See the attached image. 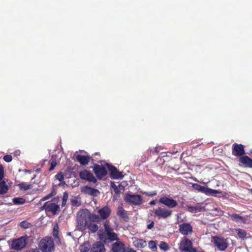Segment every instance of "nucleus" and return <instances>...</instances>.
<instances>
[{
    "mask_svg": "<svg viewBox=\"0 0 252 252\" xmlns=\"http://www.w3.org/2000/svg\"><path fill=\"white\" fill-rule=\"evenodd\" d=\"M98 216L91 214L87 209H83L78 213L77 218V227L78 229L83 230L85 229L90 221L97 222L99 221Z\"/></svg>",
    "mask_w": 252,
    "mask_h": 252,
    "instance_id": "f257e3e1",
    "label": "nucleus"
},
{
    "mask_svg": "<svg viewBox=\"0 0 252 252\" xmlns=\"http://www.w3.org/2000/svg\"><path fill=\"white\" fill-rule=\"evenodd\" d=\"M109 222L106 220L104 223L105 231L99 230L98 235L100 240L106 242L109 240L111 241L119 240L118 235L113 231V229L109 225Z\"/></svg>",
    "mask_w": 252,
    "mask_h": 252,
    "instance_id": "f03ea898",
    "label": "nucleus"
},
{
    "mask_svg": "<svg viewBox=\"0 0 252 252\" xmlns=\"http://www.w3.org/2000/svg\"><path fill=\"white\" fill-rule=\"evenodd\" d=\"M109 222L106 220L104 223L105 231L99 230L98 235L100 240L106 242L109 240L111 241L119 240L118 235L113 231V229L109 225Z\"/></svg>",
    "mask_w": 252,
    "mask_h": 252,
    "instance_id": "7ed1b4c3",
    "label": "nucleus"
},
{
    "mask_svg": "<svg viewBox=\"0 0 252 252\" xmlns=\"http://www.w3.org/2000/svg\"><path fill=\"white\" fill-rule=\"evenodd\" d=\"M38 246L42 252H52L55 250L54 243L51 237L42 239L40 241Z\"/></svg>",
    "mask_w": 252,
    "mask_h": 252,
    "instance_id": "20e7f679",
    "label": "nucleus"
},
{
    "mask_svg": "<svg viewBox=\"0 0 252 252\" xmlns=\"http://www.w3.org/2000/svg\"><path fill=\"white\" fill-rule=\"evenodd\" d=\"M192 187L194 189L207 195L216 196L217 194H219L220 193V192L217 190L208 188L204 186H202L198 184H193Z\"/></svg>",
    "mask_w": 252,
    "mask_h": 252,
    "instance_id": "39448f33",
    "label": "nucleus"
},
{
    "mask_svg": "<svg viewBox=\"0 0 252 252\" xmlns=\"http://www.w3.org/2000/svg\"><path fill=\"white\" fill-rule=\"evenodd\" d=\"M27 244V239L26 236H22L13 241L12 248L15 250L19 251L23 249Z\"/></svg>",
    "mask_w": 252,
    "mask_h": 252,
    "instance_id": "423d86ee",
    "label": "nucleus"
},
{
    "mask_svg": "<svg viewBox=\"0 0 252 252\" xmlns=\"http://www.w3.org/2000/svg\"><path fill=\"white\" fill-rule=\"evenodd\" d=\"M245 154V146L242 144L234 143L232 146V155L235 157L243 156Z\"/></svg>",
    "mask_w": 252,
    "mask_h": 252,
    "instance_id": "0eeeda50",
    "label": "nucleus"
},
{
    "mask_svg": "<svg viewBox=\"0 0 252 252\" xmlns=\"http://www.w3.org/2000/svg\"><path fill=\"white\" fill-rule=\"evenodd\" d=\"M124 199L126 202L131 203L134 205H140L142 203L141 196L138 194L126 193L124 197Z\"/></svg>",
    "mask_w": 252,
    "mask_h": 252,
    "instance_id": "6e6552de",
    "label": "nucleus"
},
{
    "mask_svg": "<svg viewBox=\"0 0 252 252\" xmlns=\"http://www.w3.org/2000/svg\"><path fill=\"white\" fill-rule=\"evenodd\" d=\"M179 249L182 252H196V249L192 247V242L187 239L181 242Z\"/></svg>",
    "mask_w": 252,
    "mask_h": 252,
    "instance_id": "1a4fd4ad",
    "label": "nucleus"
},
{
    "mask_svg": "<svg viewBox=\"0 0 252 252\" xmlns=\"http://www.w3.org/2000/svg\"><path fill=\"white\" fill-rule=\"evenodd\" d=\"M93 171L97 178L101 180L107 174L106 169L102 165L94 164L93 167Z\"/></svg>",
    "mask_w": 252,
    "mask_h": 252,
    "instance_id": "9d476101",
    "label": "nucleus"
},
{
    "mask_svg": "<svg viewBox=\"0 0 252 252\" xmlns=\"http://www.w3.org/2000/svg\"><path fill=\"white\" fill-rule=\"evenodd\" d=\"M79 177L84 180L89 182L95 183L97 180L94 175L90 171L85 169L81 170L79 173Z\"/></svg>",
    "mask_w": 252,
    "mask_h": 252,
    "instance_id": "9b49d317",
    "label": "nucleus"
},
{
    "mask_svg": "<svg viewBox=\"0 0 252 252\" xmlns=\"http://www.w3.org/2000/svg\"><path fill=\"white\" fill-rule=\"evenodd\" d=\"M108 170L110 172V177L113 179H122L124 176L122 173L119 172L116 167L111 164L106 163L105 164Z\"/></svg>",
    "mask_w": 252,
    "mask_h": 252,
    "instance_id": "f8f14e48",
    "label": "nucleus"
},
{
    "mask_svg": "<svg viewBox=\"0 0 252 252\" xmlns=\"http://www.w3.org/2000/svg\"><path fill=\"white\" fill-rule=\"evenodd\" d=\"M212 242L214 243L215 246L220 251H224L227 247V244L223 238L219 237H213Z\"/></svg>",
    "mask_w": 252,
    "mask_h": 252,
    "instance_id": "ddd939ff",
    "label": "nucleus"
},
{
    "mask_svg": "<svg viewBox=\"0 0 252 252\" xmlns=\"http://www.w3.org/2000/svg\"><path fill=\"white\" fill-rule=\"evenodd\" d=\"M180 232L184 235H188L192 231L191 225L188 223H183L180 224L179 227Z\"/></svg>",
    "mask_w": 252,
    "mask_h": 252,
    "instance_id": "4468645a",
    "label": "nucleus"
},
{
    "mask_svg": "<svg viewBox=\"0 0 252 252\" xmlns=\"http://www.w3.org/2000/svg\"><path fill=\"white\" fill-rule=\"evenodd\" d=\"M76 160L80 163L81 165H86L90 160V156L89 155H78L76 157Z\"/></svg>",
    "mask_w": 252,
    "mask_h": 252,
    "instance_id": "2eb2a0df",
    "label": "nucleus"
},
{
    "mask_svg": "<svg viewBox=\"0 0 252 252\" xmlns=\"http://www.w3.org/2000/svg\"><path fill=\"white\" fill-rule=\"evenodd\" d=\"M91 252H105V247L100 242H96L92 246Z\"/></svg>",
    "mask_w": 252,
    "mask_h": 252,
    "instance_id": "dca6fc26",
    "label": "nucleus"
},
{
    "mask_svg": "<svg viewBox=\"0 0 252 252\" xmlns=\"http://www.w3.org/2000/svg\"><path fill=\"white\" fill-rule=\"evenodd\" d=\"M239 162L245 167H252V159L248 156H243L239 158Z\"/></svg>",
    "mask_w": 252,
    "mask_h": 252,
    "instance_id": "f3484780",
    "label": "nucleus"
},
{
    "mask_svg": "<svg viewBox=\"0 0 252 252\" xmlns=\"http://www.w3.org/2000/svg\"><path fill=\"white\" fill-rule=\"evenodd\" d=\"M155 214L159 217L166 218L171 215V211L158 208L156 210Z\"/></svg>",
    "mask_w": 252,
    "mask_h": 252,
    "instance_id": "a211bd4d",
    "label": "nucleus"
},
{
    "mask_svg": "<svg viewBox=\"0 0 252 252\" xmlns=\"http://www.w3.org/2000/svg\"><path fill=\"white\" fill-rule=\"evenodd\" d=\"M112 250L113 252H125L124 245L120 242H116L112 245Z\"/></svg>",
    "mask_w": 252,
    "mask_h": 252,
    "instance_id": "6ab92c4d",
    "label": "nucleus"
},
{
    "mask_svg": "<svg viewBox=\"0 0 252 252\" xmlns=\"http://www.w3.org/2000/svg\"><path fill=\"white\" fill-rule=\"evenodd\" d=\"M98 213L102 219H106L110 216L111 210L107 206H105L98 211Z\"/></svg>",
    "mask_w": 252,
    "mask_h": 252,
    "instance_id": "aec40b11",
    "label": "nucleus"
},
{
    "mask_svg": "<svg viewBox=\"0 0 252 252\" xmlns=\"http://www.w3.org/2000/svg\"><path fill=\"white\" fill-rule=\"evenodd\" d=\"M159 202L163 205H178L175 200L166 196L161 197L159 200Z\"/></svg>",
    "mask_w": 252,
    "mask_h": 252,
    "instance_id": "412c9836",
    "label": "nucleus"
},
{
    "mask_svg": "<svg viewBox=\"0 0 252 252\" xmlns=\"http://www.w3.org/2000/svg\"><path fill=\"white\" fill-rule=\"evenodd\" d=\"M117 214L125 221L127 220L128 216L127 212L122 207H119Z\"/></svg>",
    "mask_w": 252,
    "mask_h": 252,
    "instance_id": "4be33fe9",
    "label": "nucleus"
},
{
    "mask_svg": "<svg viewBox=\"0 0 252 252\" xmlns=\"http://www.w3.org/2000/svg\"><path fill=\"white\" fill-rule=\"evenodd\" d=\"M59 209V206H42L40 210H45L46 211H51L55 213L56 211Z\"/></svg>",
    "mask_w": 252,
    "mask_h": 252,
    "instance_id": "5701e85b",
    "label": "nucleus"
},
{
    "mask_svg": "<svg viewBox=\"0 0 252 252\" xmlns=\"http://www.w3.org/2000/svg\"><path fill=\"white\" fill-rule=\"evenodd\" d=\"M187 209L191 213H195L200 212L203 208L200 206H187Z\"/></svg>",
    "mask_w": 252,
    "mask_h": 252,
    "instance_id": "b1692460",
    "label": "nucleus"
},
{
    "mask_svg": "<svg viewBox=\"0 0 252 252\" xmlns=\"http://www.w3.org/2000/svg\"><path fill=\"white\" fill-rule=\"evenodd\" d=\"M8 187L5 182L2 181L0 182V194H3L7 192Z\"/></svg>",
    "mask_w": 252,
    "mask_h": 252,
    "instance_id": "393cba45",
    "label": "nucleus"
},
{
    "mask_svg": "<svg viewBox=\"0 0 252 252\" xmlns=\"http://www.w3.org/2000/svg\"><path fill=\"white\" fill-rule=\"evenodd\" d=\"M133 244L136 247L139 248H144L147 245L146 242L142 239H138L134 241L133 242Z\"/></svg>",
    "mask_w": 252,
    "mask_h": 252,
    "instance_id": "a878e982",
    "label": "nucleus"
},
{
    "mask_svg": "<svg viewBox=\"0 0 252 252\" xmlns=\"http://www.w3.org/2000/svg\"><path fill=\"white\" fill-rule=\"evenodd\" d=\"M93 221H90V223H88L87 226L88 229L91 231L92 232H95L97 231L98 229V226L95 223H94Z\"/></svg>",
    "mask_w": 252,
    "mask_h": 252,
    "instance_id": "bb28decb",
    "label": "nucleus"
},
{
    "mask_svg": "<svg viewBox=\"0 0 252 252\" xmlns=\"http://www.w3.org/2000/svg\"><path fill=\"white\" fill-rule=\"evenodd\" d=\"M111 187L113 189L115 193L118 195L120 193V189H123L124 187L121 185H119V187L114 183L111 182Z\"/></svg>",
    "mask_w": 252,
    "mask_h": 252,
    "instance_id": "cd10ccee",
    "label": "nucleus"
},
{
    "mask_svg": "<svg viewBox=\"0 0 252 252\" xmlns=\"http://www.w3.org/2000/svg\"><path fill=\"white\" fill-rule=\"evenodd\" d=\"M86 192L93 196H97L99 193V191L97 189L88 187H86Z\"/></svg>",
    "mask_w": 252,
    "mask_h": 252,
    "instance_id": "c85d7f7f",
    "label": "nucleus"
},
{
    "mask_svg": "<svg viewBox=\"0 0 252 252\" xmlns=\"http://www.w3.org/2000/svg\"><path fill=\"white\" fill-rule=\"evenodd\" d=\"M90 248V246L88 243H84L80 246L81 252H88Z\"/></svg>",
    "mask_w": 252,
    "mask_h": 252,
    "instance_id": "c756f323",
    "label": "nucleus"
},
{
    "mask_svg": "<svg viewBox=\"0 0 252 252\" xmlns=\"http://www.w3.org/2000/svg\"><path fill=\"white\" fill-rule=\"evenodd\" d=\"M231 218L233 220L236 221L242 222H244L245 221V219L244 218L237 214H233Z\"/></svg>",
    "mask_w": 252,
    "mask_h": 252,
    "instance_id": "7c9ffc66",
    "label": "nucleus"
},
{
    "mask_svg": "<svg viewBox=\"0 0 252 252\" xmlns=\"http://www.w3.org/2000/svg\"><path fill=\"white\" fill-rule=\"evenodd\" d=\"M18 186L20 190L25 191L31 189V185L26 183H22L19 184Z\"/></svg>",
    "mask_w": 252,
    "mask_h": 252,
    "instance_id": "2f4dec72",
    "label": "nucleus"
},
{
    "mask_svg": "<svg viewBox=\"0 0 252 252\" xmlns=\"http://www.w3.org/2000/svg\"><path fill=\"white\" fill-rule=\"evenodd\" d=\"M13 202L16 204H23L26 203V200L21 197H15L13 199Z\"/></svg>",
    "mask_w": 252,
    "mask_h": 252,
    "instance_id": "473e14b6",
    "label": "nucleus"
},
{
    "mask_svg": "<svg viewBox=\"0 0 252 252\" xmlns=\"http://www.w3.org/2000/svg\"><path fill=\"white\" fill-rule=\"evenodd\" d=\"M238 236L241 238H244L246 236L247 233L245 230L241 229H236Z\"/></svg>",
    "mask_w": 252,
    "mask_h": 252,
    "instance_id": "72a5a7b5",
    "label": "nucleus"
},
{
    "mask_svg": "<svg viewBox=\"0 0 252 252\" xmlns=\"http://www.w3.org/2000/svg\"><path fill=\"white\" fill-rule=\"evenodd\" d=\"M148 246L150 249H151L153 251H156L157 250V247L156 246V243L154 241H150L148 243Z\"/></svg>",
    "mask_w": 252,
    "mask_h": 252,
    "instance_id": "f704fd0d",
    "label": "nucleus"
},
{
    "mask_svg": "<svg viewBox=\"0 0 252 252\" xmlns=\"http://www.w3.org/2000/svg\"><path fill=\"white\" fill-rule=\"evenodd\" d=\"M20 226L24 229H27L31 227L32 226V224L31 223L27 221H23L20 222Z\"/></svg>",
    "mask_w": 252,
    "mask_h": 252,
    "instance_id": "c9c22d12",
    "label": "nucleus"
},
{
    "mask_svg": "<svg viewBox=\"0 0 252 252\" xmlns=\"http://www.w3.org/2000/svg\"><path fill=\"white\" fill-rule=\"evenodd\" d=\"M142 193L147 196H154L157 194V192L156 190L152 191H142Z\"/></svg>",
    "mask_w": 252,
    "mask_h": 252,
    "instance_id": "e433bc0d",
    "label": "nucleus"
},
{
    "mask_svg": "<svg viewBox=\"0 0 252 252\" xmlns=\"http://www.w3.org/2000/svg\"><path fill=\"white\" fill-rule=\"evenodd\" d=\"M159 248L160 249L164 251H167L169 249V247L167 244L163 241L160 242Z\"/></svg>",
    "mask_w": 252,
    "mask_h": 252,
    "instance_id": "4c0bfd02",
    "label": "nucleus"
},
{
    "mask_svg": "<svg viewBox=\"0 0 252 252\" xmlns=\"http://www.w3.org/2000/svg\"><path fill=\"white\" fill-rule=\"evenodd\" d=\"M57 164V163L55 159L52 160L50 163V167L49 168L48 171L51 172L53 170L55 167L56 166Z\"/></svg>",
    "mask_w": 252,
    "mask_h": 252,
    "instance_id": "58836bf2",
    "label": "nucleus"
},
{
    "mask_svg": "<svg viewBox=\"0 0 252 252\" xmlns=\"http://www.w3.org/2000/svg\"><path fill=\"white\" fill-rule=\"evenodd\" d=\"M58 225L55 226L53 228V235L55 238L59 239L58 230H57Z\"/></svg>",
    "mask_w": 252,
    "mask_h": 252,
    "instance_id": "ea45409f",
    "label": "nucleus"
},
{
    "mask_svg": "<svg viewBox=\"0 0 252 252\" xmlns=\"http://www.w3.org/2000/svg\"><path fill=\"white\" fill-rule=\"evenodd\" d=\"M3 159L5 161H6L7 162H9L12 161V157L10 155H6L4 156Z\"/></svg>",
    "mask_w": 252,
    "mask_h": 252,
    "instance_id": "a19ab883",
    "label": "nucleus"
},
{
    "mask_svg": "<svg viewBox=\"0 0 252 252\" xmlns=\"http://www.w3.org/2000/svg\"><path fill=\"white\" fill-rule=\"evenodd\" d=\"M67 198H68V194L66 192H64L63 194L62 205H65L66 204Z\"/></svg>",
    "mask_w": 252,
    "mask_h": 252,
    "instance_id": "79ce46f5",
    "label": "nucleus"
},
{
    "mask_svg": "<svg viewBox=\"0 0 252 252\" xmlns=\"http://www.w3.org/2000/svg\"><path fill=\"white\" fill-rule=\"evenodd\" d=\"M56 194V191L55 190V189H53L52 191H51V192L48 195H46V196L44 197V199H49L50 197L55 195Z\"/></svg>",
    "mask_w": 252,
    "mask_h": 252,
    "instance_id": "37998d69",
    "label": "nucleus"
},
{
    "mask_svg": "<svg viewBox=\"0 0 252 252\" xmlns=\"http://www.w3.org/2000/svg\"><path fill=\"white\" fill-rule=\"evenodd\" d=\"M55 177L60 181H62L64 179V176L61 172L58 173Z\"/></svg>",
    "mask_w": 252,
    "mask_h": 252,
    "instance_id": "c03bdc74",
    "label": "nucleus"
},
{
    "mask_svg": "<svg viewBox=\"0 0 252 252\" xmlns=\"http://www.w3.org/2000/svg\"><path fill=\"white\" fill-rule=\"evenodd\" d=\"M4 177V169L1 164H0V181Z\"/></svg>",
    "mask_w": 252,
    "mask_h": 252,
    "instance_id": "a18cd8bd",
    "label": "nucleus"
},
{
    "mask_svg": "<svg viewBox=\"0 0 252 252\" xmlns=\"http://www.w3.org/2000/svg\"><path fill=\"white\" fill-rule=\"evenodd\" d=\"M154 221H152L151 223L147 225V228L149 229L152 228L154 227Z\"/></svg>",
    "mask_w": 252,
    "mask_h": 252,
    "instance_id": "49530a36",
    "label": "nucleus"
},
{
    "mask_svg": "<svg viewBox=\"0 0 252 252\" xmlns=\"http://www.w3.org/2000/svg\"><path fill=\"white\" fill-rule=\"evenodd\" d=\"M125 252H136L135 250L132 249H127Z\"/></svg>",
    "mask_w": 252,
    "mask_h": 252,
    "instance_id": "de8ad7c7",
    "label": "nucleus"
},
{
    "mask_svg": "<svg viewBox=\"0 0 252 252\" xmlns=\"http://www.w3.org/2000/svg\"><path fill=\"white\" fill-rule=\"evenodd\" d=\"M44 205H57L56 203H48V202H45Z\"/></svg>",
    "mask_w": 252,
    "mask_h": 252,
    "instance_id": "09e8293b",
    "label": "nucleus"
},
{
    "mask_svg": "<svg viewBox=\"0 0 252 252\" xmlns=\"http://www.w3.org/2000/svg\"><path fill=\"white\" fill-rule=\"evenodd\" d=\"M149 205H155V201L154 200L151 201L149 203Z\"/></svg>",
    "mask_w": 252,
    "mask_h": 252,
    "instance_id": "8fccbe9b",
    "label": "nucleus"
},
{
    "mask_svg": "<svg viewBox=\"0 0 252 252\" xmlns=\"http://www.w3.org/2000/svg\"><path fill=\"white\" fill-rule=\"evenodd\" d=\"M249 193L251 194H252V189H249Z\"/></svg>",
    "mask_w": 252,
    "mask_h": 252,
    "instance_id": "3c124183",
    "label": "nucleus"
},
{
    "mask_svg": "<svg viewBox=\"0 0 252 252\" xmlns=\"http://www.w3.org/2000/svg\"><path fill=\"white\" fill-rule=\"evenodd\" d=\"M169 206L172 208V207H174L175 206L172 205V206Z\"/></svg>",
    "mask_w": 252,
    "mask_h": 252,
    "instance_id": "603ef678",
    "label": "nucleus"
}]
</instances>
